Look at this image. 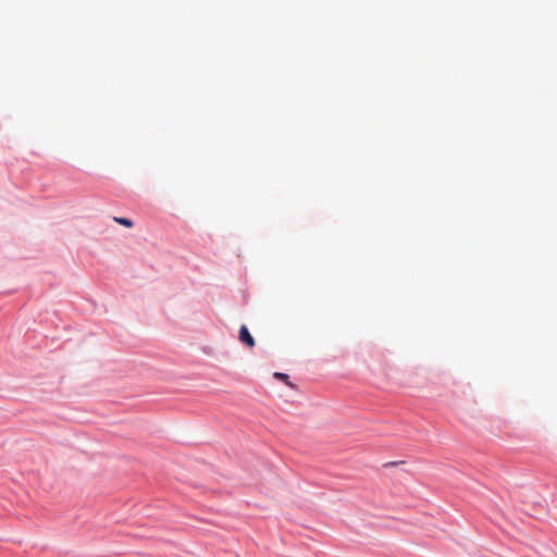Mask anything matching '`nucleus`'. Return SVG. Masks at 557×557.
Here are the masks:
<instances>
[{
    "instance_id": "obj_3",
    "label": "nucleus",
    "mask_w": 557,
    "mask_h": 557,
    "mask_svg": "<svg viewBox=\"0 0 557 557\" xmlns=\"http://www.w3.org/2000/svg\"><path fill=\"white\" fill-rule=\"evenodd\" d=\"M274 377L278 379V380H282L283 382H285L289 387H294V385L289 382L288 380V375L285 374V373H281V372H275L274 373Z\"/></svg>"
},
{
    "instance_id": "obj_1",
    "label": "nucleus",
    "mask_w": 557,
    "mask_h": 557,
    "mask_svg": "<svg viewBox=\"0 0 557 557\" xmlns=\"http://www.w3.org/2000/svg\"><path fill=\"white\" fill-rule=\"evenodd\" d=\"M238 338L243 344H245L249 348H252L256 345L255 338L252 337L246 325L240 326Z\"/></svg>"
},
{
    "instance_id": "obj_2",
    "label": "nucleus",
    "mask_w": 557,
    "mask_h": 557,
    "mask_svg": "<svg viewBox=\"0 0 557 557\" xmlns=\"http://www.w3.org/2000/svg\"><path fill=\"white\" fill-rule=\"evenodd\" d=\"M113 220L117 224L123 225L125 227H133V225H134L133 221L127 218L114 216Z\"/></svg>"
}]
</instances>
